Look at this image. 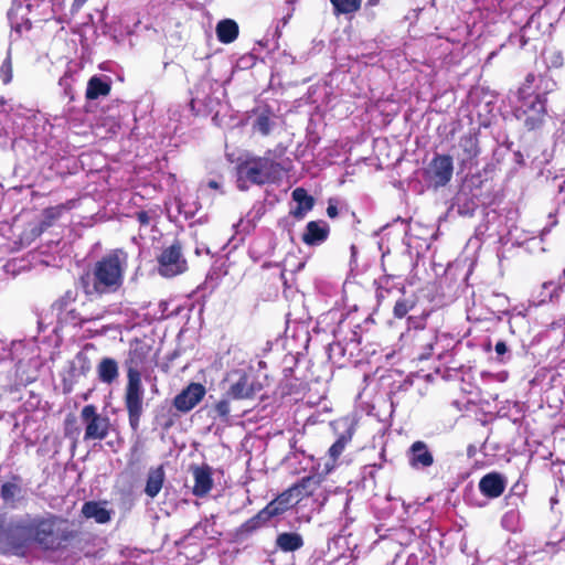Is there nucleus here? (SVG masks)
Here are the masks:
<instances>
[{
  "mask_svg": "<svg viewBox=\"0 0 565 565\" xmlns=\"http://www.w3.org/2000/svg\"><path fill=\"white\" fill-rule=\"evenodd\" d=\"M226 397L233 399L252 398L256 393L255 382L245 370H233L225 379Z\"/></svg>",
  "mask_w": 565,
  "mask_h": 565,
  "instance_id": "8",
  "label": "nucleus"
},
{
  "mask_svg": "<svg viewBox=\"0 0 565 565\" xmlns=\"http://www.w3.org/2000/svg\"><path fill=\"white\" fill-rule=\"evenodd\" d=\"M419 339H438L437 334L434 331H428L419 335Z\"/></svg>",
  "mask_w": 565,
  "mask_h": 565,
  "instance_id": "49",
  "label": "nucleus"
},
{
  "mask_svg": "<svg viewBox=\"0 0 565 565\" xmlns=\"http://www.w3.org/2000/svg\"><path fill=\"white\" fill-rule=\"evenodd\" d=\"M562 15L565 18V7H564V9L562 11Z\"/></svg>",
  "mask_w": 565,
  "mask_h": 565,
  "instance_id": "55",
  "label": "nucleus"
},
{
  "mask_svg": "<svg viewBox=\"0 0 565 565\" xmlns=\"http://www.w3.org/2000/svg\"><path fill=\"white\" fill-rule=\"evenodd\" d=\"M350 435H341L337 441L329 448L328 457L323 458V473H329L334 468L337 459L343 452L345 446L350 441Z\"/></svg>",
  "mask_w": 565,
  "mask_h": 565,
  "instance_id": "21",
  "label": "nucleus"
},
{
  "mask_svg": "<svg viewBox=\"0 0 565 565\" xmlns=\"http://www.w3.org/2000/svg\"><path fill=\"white\" fill-rule=\"evenodd\" d=\"M64 522L57 518L34 520L28 527L32 540L45 550H54L67 539L66 531L62 529Z\"/></svg>",
  "mask_w": 565,
  "mask_h": 565,
  "instance_id": "4",
  "label": "nucleus"
},
{
  "mask_svg": "<svg viewBox=\"0 0 565 565\" xmlns=\"http://www.w3.org/2000/svg\"><path fill=\"white\" fill-rule=\"evenodd\" d=\"M82 513L87 519H94L97 523H106L110 520V514L103 505L97 502L89 501L84 503Z\"/></svg>",
  "mask_w": 565,
  "mask_h": 565,
  "instance_id": "28",
  "label": "nucleus"
},
{
  "mask_svg": "<svg viewBox=\"0 0 565 565\" xmlns=\"http://www.w3.org/2000/svg\"><path fill=\"white\" fill-rule=\"evenodd\" d=\"M21 9V6H19V8L14 9V8H11L9 11H8V17L10 20H12L13 15L17 13V11Z\"/></svg>",
  "mask_w": 565,
  "mask_h": 565,
  "instance_id": "50",
  "label": "nucleus"
},
{
  "mask_svg": "<svg viewBox=\"0 0 565 565\" xmlns=\"http://www.w3.org/2000/svg\"><path fill=\"white\" fill-rule=\"evenodd\" d=\"M97 373L103 383L110 384L118 377V364L114 359L104 358L97 366Z\"/></svg>",
  "mask_w": 565,
  "mask_h": 565,
  "instance_id": "25",
  "label": "nucleus"
},
{
  "mask_svg": "<svg viewBox=\"0 0 565 565\" xmlns=\"http://www.w3.org/2000/svg\"><path fill=\"white\" fill-rule=\"evenodd\" d=\"M87 2V0H74L73 1V4H72V8L73 10H79L85 3Z\"/></svg>",
  "mask_w": 565,
  "mask_h": 565,
  "instance_id": "48",
  "label": "nucleus"
},
{
  "mask_svg": "<svg viewBox=\"0 0 565 565\" xmlns=\"http://www.w3.org/2000/svg\"><path fill=\"white\" fill-rule=\"evenodd\" d=\"M156 363L151 345L142 341H136L131 344L128 358L125 361L127 379L141 380L142 376L148 375Z\"/></svg>",
  "mask_w": 565,
  "mask_h": 565,
  "instance_id": "5",
  "label": "nucleus"
},
{
  "mask_svg": "<svg viewBox=\"0 0 565 565\" xmlns=\"http://www.w3.org/2000/svg\"><path fill=\"white\" fill-rule=\"evenodd\" d=\"M305 544L303 537L298 532H281L276 537V548L284 553H292Z\"/></svg>",
  "mask_w": 565,
  "mask_h": 565,
  "instance_id": "19",
  "label": "nucleus"
},
{
  "mask_svg": "<svg viewBox=\"0 0 565 565\" xmlns=\"http://www.w3.org/2000/svg\"><path fill=\"white\" fill-rule=\"evenodd\" d=\"M553 285H554L553 281H545V282H543V285L541 287L542 290L540 291V294L537 296H534V295L532 296V299L530 300V303L532 306L537 307V306H541V305H543V303H545L547 301H554V300L558 299L561 291L565 287V282H564V285L556 286L553 289V291L547 292L546 290L551 286H553Z\"/></svg>",
  "mask_w": 565,
  "mask_h": 565,
  "instance_id": "24",
  "label": "nucleus"
},
{
  "mask_svg": "<svg viewBox=\"0 0 565 565\" xmlns=\"http://www.w3.org/2000/svg\"><path fill=\"white\" fill-rule=\"evenodd\" d=\"M329 234L330 226L327 222L322 220L310 221L305 227L301 239L307 246H320L328 239Z\"/></svg>",
  "mask_w": 565,
  "mask_h": 565,
  "instance_id": "14",
  "label": "nucleus"
},
{
  "mask_svg": "<svg viewBox=\"0 0 565 565\" xmlns=\"http://www.w3.org/2000/svg\"><path fill=\"white\" fill-rule=\"evenodd\" d=\"M216 35L222 43H232L238 35V25L234 20L225 19L217 23Z\"/></svg>",
  "mask_w": 565,
  "mask_h": 565,
  "instance_id": "23",
  "label": "nucleus"
},
{
  "mask_svg": "<svg viewBox=\"0 0 565 565\" xmlns=\"http://www.w3.org/2000/svg\"><path fill=\"white\" fill-rule=\"evenodd\" d=\"M64 434L67 438H72V439H76L78 434H79V429L78 427L76 426V420L74 417H71L68 416L66 419H65V423H64Z\"/></svg>",
  "mask_w": 565,
  "mask_h": 565,
  "instance_id": "42",
  "label": "nucleus"
},
{
  "mask_svg": "<svg viewBox=\"0 0 565 565\" xmlns=\"http://www.w3.org/2000/svg\"><path fill=\"white\" fill-rule=\"evenodd\" d=\"M279 174V164L268 157L248 159L237 167V186L245 191L250 184L274 182Z\"/></svg>",
  "mask_w": 565,
  "mask_h": 565,
  "instance_id": "3",
  "label": "nucleus"
},
{
  "mask_svg": "<svg viewBox=\"0 0 565 565\" xmlns=\"http://www.w3.org/2000/svg\"><path fill=\"white\" fill-rule=\"evenodd\" d=\"M427 347H428L429 351L427 352V354H425V358H428V355H430V354H431V351H433V343H431V342H429V343L427 344Z\"/></svg>",
  "mask_w": 565,
  "mask_h": 565,
  "instance_id": "52",
  "label": "nucleus"
},
{
  "mask_svg": "<svg viewBox=\"0 0 565 565\" xmlns=\"http://www.w3.org/2000/svg\"><path fill=\"white\" fill-rule=\"evenodd\" d=\"M127 380L128 381L125 390V406L128 413L129 425L134 431H137L143 411L145 388L141 380Z\"/></svg>",
  "mask_w": 565,
  "mask_h": 565,
  "instance_id": "7",
  "label": "nucleus"
},
{
  "mask_svg": "<svg viewBox=\"0 0 565 565\" xmlns=\"http://www.w3.org/2000/svg\"><path fill=\"white\" fill-rule=\"evenodd\" d=\"M164 478V470L161 466L157 468H151L148 471L145 493L151 499L157 497L162 489Z\"/></svg>",
  "mask_w": 565,
  "mask_h": 565,
  "instance_id": "22",
  "label": "nucleus"
},
{
  "mask_svg": "<svg viewBox=\"0 0 565 565\" xmlns=\"http://www.w3.org/2000/svg\"><path fill=\"white\" fill-rule=\"evenodd\" d=\"M81 419L85 426L84 440H104L110 429V419L97 412L95 405H85L81 411Z\"/></svg>",
  "mask_w": 565,
  "mask_h": 565,
  "instance_id": "6",
  "label": "nucleus"
},
{
  "mask_svg": "<svg viewBox=\"0 0 565 565\" xmlns=\"http://www.w3.org/2000/svg\"><path fill=\"white\" fill-rule=\"evenodd\" d=\"M288 18H289V17H287V18H284V24H286V23H287V21H288Z\"/></svg>",
  "mask_w": 565,
  "mask_h": 565,
  "instance_id": "54",
  "label": "nucleus"
},
{
  "mask_svg": "<svg viewBox=\"0 0 565 565\" xmlns=\"http://www.w3.org/2000/svg\"><path fill=\"white\" fill-rule=\"evenodd\" d=\"M269 520H270L269 516L263 515V510H260L255 516H253L252 519L246 521L242 525V529L246 532H250V531H254V530L260 527L263 524H265Z\"/></svg>",
  "mask_w": 565,
  "mask_h": 565,
  "instance_id": "38",
  "label": "nucleus"
},
{
  "mask_svg": "<svg viewBox=\"0 0 565 565\" xmlns=\"http://www.w3.org/2000/svg\"><path fill=\"white\" fill-rule=\"evenodd\" d=\"M327 215L331 218H334L338 216V207L337 205L332 204L331 202L329 203L328 207H327Z\"/></svg>",
  "mask_w": 565,
  "mask_h": 565,
  "instance_id": "47",
  "label": "nucleus"
},
{
  "mask_svg": "<svg viewBox=\"0 0 565 565\" xmlns=\"http://www.w3.org/2000/svg\"><path fill=\"white\" fill-rule=\"evenodd\" d=\"M295 205L290 207V215L296 220H302L315 205V199L303 188H296L291 193Z\"/></svg>",
  "mask_w": 565,
  "mask_h": 565,
  "instance_id": "16",
  "label": "nucleus"
},
{
  "mask_svg": "<svg viewBox=\"0 0 565 565\" xmlns=\"http://www.w3.org/2000/svg\"><path fill=\"white\" fill-rule=\"evenodd\" d=\"M557 83L551 76L544 74L540 76H535V81L532 84V89L534 90L533 96H539L540 98H545V96L555 90Z\"/></svg>",
  "mask_w": 565,
  "mask_h": 565,
  "instance_id": "29",
  "label": "nucleus"
},
{
  "mask_svg": "<svg viewBox=\"0 0 565 565\" xmlns=\"http://www.w3.org/2000/svg\"><path fill=\"white\" fill-rule=\"evenodd\" d=\"M507 478L499 472H489L479 481L480 492L490 499L500 497L507 487Z\"/></svg>",
  "mask_w": 565,
  "mask_h": 565,
  "instance_id": "15",
  "label": "nucleus"
},
{
  "mask_svg": "<svg viewBox=\"0 0 565 565\" xmlns=\"http://www.w3.org/2000/svg\"><path fill=\"white\" fill-rule=\"evenodd\" d=\"M15 265H17V260H15V259H13V260L8 262V263L3 266V268H4L6 273H10V274H12V275H15V274H17Z\"/></svg>",
  "mask_w": 565,
  "mask_h": 565,
  "instance_id": "45",
  "label": "nucleus"
},
{
  "mask_svg": "<svg viewBox=\"0 0 565 565\" xmlns=\"http://www.w3.org/2000/svg\"><path fill=\"white\" fill-rule=\"evenodd\" d=\"M191 535L195 539L207 537L209 540L216 539L221 533L215 530L214 518H206L199 522L192 530Z\"/></svg>",
  "mask_w": 565,
  "mask_h": 565,
  "instance_id": "27",
  "label": "nucleus"
},
{
  "mask_svg": "<svg viewBox=\"0 0 565 565\" xmlns=\"http://www.w3.org/2000/svg\"><path fill=\"white\" fill-rule=\"evenodd\" d=\"M545 13V9L541 8L539 11L533 13L526 24L521 29L518 35L520 40V46H525L529 41L536 39L540 32V22Z\"/></svg>",
  "mask_w": 565,
  "mask_h": 565,
  "instance_id": "18",
  "label": "nucleus"
},
{
  "mask_svg": "<svg viewBox=\"0 0 565 565\" xmlns=\"http://www.w3.org/2000/svg\"><path fill=\"white\" fill-rule=\"evenodd\" d=\"M330 1L334 8V13L337 15L355 12L361 7V0H330Z\"/></svg>",
  "mask_w": 565,
  "mask_h": 565,
  "instance_id": "31",
  "label": "nucleus"
},
{
  "mask_svg": "<svg viewBox=\"0 0 565 565\" xmlns=\"http://www.w3.org/2000/svg\"><path fill=\"white\" fill-rule=\"evenodd\" d=\"M563 274H564V276H565V269H564Z\"/></svg>",
  "mask_w": 565,
  "mask_h": 565,
  "instance_id": "56",
  "label": "nucleus"
},
{
  "mask_svg": "<svg viewBox=\"0 0 565 565\" xmlns=\"http://www.w3.org/2000/svg\"><path fill=\"white\" fill-rule=\"evenodd\" d=\"M380 2V0H367V4L373 7V6H377Z\"/></svg>",
  "mask_w": 565,
  "mask_h": 565,
  "instance_id": "51",
  "label": "nucleus"
},
{
  "mask_svg": "<svg viewBox=\"0 0 565 565\" xmlns=\"http://www.w3.org/2000/svg\"><path fill=\"white\" fill-rule=\"evenodd\" d=\"M73 82H74V76H73L72 72H70V71H66L64 73V75L58 81V86L63 89L64 94L66 96H70L71 98H73L72 97Z\"/></svg>",
  "mask_w": 565,
  "mask_h": 565,
  "instance_id": "41",
  "label": "nucleus"
},
{
  "mask_svg": "<svg viewBox=\"0 0 565 565\" xmlns=\"http://www.w3.org/2000/svg\"><path fill=\"white\" fill-rule=\"evenodd\" d=\"M77 294L74 290H66L64 295L53 303V309L57 312L66 310L72 303L75 302Z\"/></svg>",
  "mask_w": 565,
  "mask_h": 565,
  "instance_id": "36",
  "label": "nucleus"
},
{
  "mask_svg": "<svg viewBox=\"0 0 565 565\" xmlns=\"http://www.w3.org/2000/svg\"><path fill=\"white\" fill-rule=\"evenodd\" d=\"M158 213L156 210L139 211L136 213V218L140 225V230L152 226L156 223Z\"/></svg>",
  "mask_w": 565,
  "mask_h": 565,
  "instance_id": "37",
  "label": "nucleus"
},
{
  "mask_svg": "<svg viewBox=\"0 0 565 565\" xmlns=\"http://www.w3.org/2000/svg\"><path fill=\"white\" fill-rule=\"evenodd\" d=\"M110 92V84L108 81L93 76L87 84L86 88V98L87 99H97L100 96H106Z\"/></svg>",
  "mask_w": 565,
  "mask_h": 565,
  "instance_id": "26",
  "label": "nucleus"
},
{
  "mask_svg": "<svg viewBox=\"0 0 565 565\" xmlns=\"http://www.w3.org/2000/svg\"><path fill=\"white\" fill-rule=\"evenodd\" d=\"M128 268V254L113 249L97 259L90 269L81 277V284L87 296L102 297L119 291L124 285Z\"/></svg>",
  "mask_w": 565,
  "mask_h": 565,
  "instance_id": "1",
  "label": "nucleus"
},
{
  "mask_svg": "<svg viewBox=\"0 0 565 565\" xmlns=\"http://www.w3.org/2000/svg\"><path fill=\"white\" fill-rule=\"evenodd\" d=\"M57 318L62 323L78 326L82 324L85 320H82L74 309L67 308L63 310L62 313L57 312Z\"/></svg>",
  "mask_w": 565,
  "mask_h": 565,
  "instance_id": "39",
  "label": "nucleus"
},
{
  "mask_svg": "<svg viewBox=\"0 0 565 565\" xmlns=\"http://www.w3.org/2000/svg\"><path fill=\"white\" fill-rule=\"evenodd\" d=\"M193 493L196 497L205 495L213 486L212 473L209 467H198L193 471Z\"/></svg>",
  "mask_w": 565,
  "mask_h": 565,
  "instance_id": "20",
  "label": "nucleus"
},
{
  "mask_svg": "<svg viewBox=\"0 0 565 565\" xmlns=\"http://www.w3.org/2000/svg\"><path fill=\"white\" fill-rule=\"evenodd\" d=\"M413 307L414 301L406 298L399 299L394 306V316L399 319L404 318Z\"/></svg>",
  "mask_w": 565,
  "mask_h": 565,
  "instance_id": "40",
  "label": "nucleus"
},
{
  "mask_svg": "<svg viewBox=\"0 0 565 565\" xmlns=\"http://www.w3.org/2000/svg\"><path fill=\"white\" fill-rule=\"evenodd\" d=\"M273 125L274 122L270 116L266 113H262L256 117L253 128L263 136H267L270 132Z\"/></svg>",
  "mask_w": 565,
  "mask_h": 565,
  "instance_id": "35",
  "label": "nucleus"
},
{
  "mask_svg": "<svg viewBox=\"0 0 565 565\" xmlns=\"http://www.w3.org/2000/svg\"><path fill=\"white\" fill-rule=\"evenodd\" d=\"M548 224L545 225L542 230H541V237L543 238L544 236H546L554 226L557 225V220H556V216L555 214L553 213H550L548 215Z\"/></svg>",
  "mask_w": 565,
  "mask_h": 565,
  "instance_id": "44",
  "label": "nucleus"
},
{
  "mask_svg": "<svg viewBox=\"0 0 565 565\" xmlns=\"http://www.w3.org/2000/svg\"><path fill=\"white\" fill-rule=\"evenodd\" d=\"M211 413L214 419H220L225 425L230 424L231 406L228 397L218 401L211 409Z\"/></svg>",
  "mask_w": 565,
  "mask_h": 565,
  "instance_id": "30",
  "label": "nucleus"
},
{
  "mask_svg": "<svg viewBox=\"0 0 565 565\" xmlns=\"http://www.w3.org/2000/svg\"><path fill=\"white\" fill-rule=\"evenodd\" d=\"M535 81L534 74H529L524 83L518 89V104L514 107V116L529 130L540 128L546 118V98L533 96L532 84Z\"/></svg>",
  "mask_w": 565,
  "mask_h": 565,
  "instance_id": "2",
  "label": "nucleus"
},
{
  "mask_svg": "<svg viewBox=\"0 0 565 565\" xmlns=\"http://www.w3.org/2000/svg\"><path fill=\"white\" fill-rule=\"evenodd\" d=\"M452 173V158L447 154H436L425 169L427 181L435 188L445 186L451 180Z\"/></svg>",
  "mask_w": 565,
  "mask_h": 565,
  "instance_id": "10",
  "label": "nucleus"
},
{
  "mask_svg": "<svg viewBox=\"0 0 565 565\" xmlns=\"http://www.w3.org/2000/svg\"><path fill=\"white\" fill-rule=\"evenodd\" d=\"M186 260L179 243L164 248L158 257V271L163 277H174L186 270Z\"/></svg>",
  "mask_w": 565,
  "mask_h": 565,
  "instance_id": "9",
  "label": "nucleus"
},
{
  "mask_svg": "<svg viewBox=\"0 0 565 565\" xmlns=\"http://www.w3.org/2000/svg\"><path fill=\"white\" fill-rule=\"evenodd\" d=\"M501 524L510 532H518L521 525L520 512L515 509L507 511L501 519Z\"/></svg>",
  "mask_w": 565,
  "mask_h": 565,
  "instance_id": "32",
  "label": "nucleus"
},
{
  "mask_svg": "<svg viewBox=\"0 0 565 565\" xmlns=\"http://www.w3.org/2000/svg\"><path fill=\"white\" fill-rule=\"evenodd\" d=\"M295 504L292 490H287L279 494L276 499L270 501L264 509L263 515H268L269 519L284 514Z\"/></svg>",
  "mask_w": 565,
  "mask_h": 565,
  "instance_id": "17",
  "label": "nucleus"
},
{
  "mask_svg": "<svg viewBox=\"0 0 565 565\" xmlns=\"http://www.w3.org/2000/svg\"><path fill=\"white\" fill-rule=\"evenodd\" d=\"M209 185H210L211 188H215V189L217 188V183H216L215 181H211V182L209 183Z\"/></svg>",
  "mask_w": 565,
  "mask_h": 565,
  "instance_id": "53",
  "label": "nucleus"
},
{
  "mask_svg": "<svg viewBox=\"0 0 565 565\" xmlns=\"http://www.w3.org/2000/svg\"><path fill=\"white\" fill-rule=\"evenodd\" d=\"M408 465L414 470H426L430 468L434 462V455L425 441H414L406 451Z\"/></svg>",
  "mask_w": 565,
  "mask_h": 565,
  "instance_id": "12",
  "label": "nucleus"
},
{
  "mask_svg": "<svg viewBox=\"0 0 565 565\" xmlns=\"http://www.w3.org/2000/svg\"><path fill=\"white\" fill-rule=\"evenodd\" d=\"M206 390L200 383H191L173 399V406L181 413L192 411L205 396Z\"/></svg>",
  "mask_w": 565,
  "mask_h": 565,
  "instance_id": "11",
  "label": "nucleus"
},
{
  "mask_svg": "<svg viewBox=\"0 0 565 565\" xmlns=\"http://www.w3.org/2000/svg\"><path fill=\"white\" fill-rule=\"evenodd\" d=\"M21 489L15 482H6L1 487V498L6 503L13 504Z\"/></svg>",
  "mask_w": 565,
  "mask_h": 565,
  "instance_id": "34",
  "label": "nucleus"
},
{
  "mask_svg": "<svg viewBox=\"0 0 565 565\" xmlns=\"http://www.w3.org/2000/svg\"><path fill=\"white\" fill-rule=\"evenodd\" d=\"M0 78L3 84H9L12 79V65L10 57H7L0 67Z\"/></svg>",
  "mask_w": 565,
  "mask_h": 565,
  "instance_id": "43",
  "label": "nucleus"
},
{
  "mask_svg": "<svg viewBox=\"0 0 565 565\" xmlns=\"http://www.w3.org/2000/svg\"><path fill=\"white\" fill-rule=\"evenodd\" d=\"M479 153L478 139L475 135L469 134L460 138L457 159L463 169L476 166Z\"/></svg>",
  "mask_w": 565,
  "mask_h": 565,
  "instance_id": "13",
  "label": "nucleus"
},
{
  "mask_svg": "<svg viewBox=\"0 0 565 565\" xmlns=\"http://www.w3.org/2000/svg\"><path fill=\"white\" fill-rule=\"evenodd\" d=\"M544 62L547 68H561L564 64V57L559 50L548 49L543 53Z\"/></svg>",
  "mask_w": 565,
  "mask_h": 565,
  "instance_id": "33",
  "label": "nucleus"
},
{
  "mask_svg": "<svg viewBox=\"0 0 565 565\" xmlns=\"http://www.w3.org/2000/svg\"><path fill=\"white\" fill-rule=\"evenodd\" d=\"M494 350L498 355H502L508 351V348L503 341H499V342H497Z\"/></svg>",
  "mask_w": 565,
  "mask_h": 565,
  "instance_id": "46",
  "label": "nucleus"
}]
</instances>
